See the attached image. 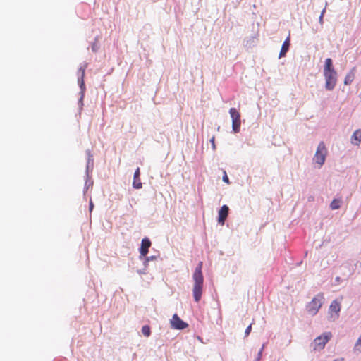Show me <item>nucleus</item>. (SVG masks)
Returning a JSON list of instances; mask_svg holds the SVG:
<instances>
[{
	"label": "nucleus",
	"instance_id": "1",
	"mask_svg": "<svg viewBox=\"0 0 361 361\" xmlns=\"http://www.w3.org/2000/svg\"><path fill=\"white\" fill-rule=\"evenodd\" d=\"M202 262H200L192 275L194 285L192 288V295L194 300L198 302L202 298L203 292L204 277L202 272Z\"/></svg>",
	"mask_w": 361,
	"mask_h": 361
},
{
	"label": "nucleus",
	"instance_id": "2",
	"mask_svg": "<svg viewBox=\"0 0 361 361\" xmlns=\"http://www.w3.org/2000/svg\"><path fill=\"white\" fill-rule=\"evenodd\" d=\"M324 300V294L318 293L307 305V310L310 314L315 315L321 308Z\"/></svg>",
	"mask_w": 361,
	"mask_h": 361
},
{
	"label": "nucleus",
	"instance_id": "3",
	"mask_svg": "<svg viewBox=\"0 0 361 361\" xmlns=\"http://www.w3.org/2000/svg\"><path fill=\"white\" fill-rule=\"evenodd\" d=\"M326 154V147L324 142H321L317 146V151L314 157V160L317 164H319V166H322L324 164Z\"/></svg>",
	"mask_w": 361,
	"mask_h": 361
},
{
	"label": "nucleus",
	"instance_id": "4",
	"mask_svg": "<svg viewBox=\"0 0 361 361\" xmlns=\"http://www.w3.org/2000/svg\"><path fill=\"white\" fill-rule=\"evenodd\" d=\"M332 334L331 332H326L317 337L313 342V348L314 350H321L324 349L326 343L330 340Z\"/></svg>",
	"mask_w": 361,
	"mask_h": 361
},
{
	"label": "nucleus",
	"instance_id": "5",
	"mask_svg": "<svg viewBox=\"0 0 361 361\" xmlns=\"http://www.w3.org/2000/svg\"><path fill=\"white\" fill-rule=\"evenodd\" d=\"M336 71H324V75L325 78V87L328 90H332L336 84L337 78H336Z\"/></svg>",
	"mask_w": 361,
	"mask_h": 361
},
{
	"label": "nucleus",
	"instance_id": "6",
	"mask_svg": "<svg viewBox=\"0 0 361 361\" xmlns=\"http://www.w3.org/2000/svg\"><path fill=\"white\" fill-rule=\"evenodd\" d=\"M229 113L232 118L233 130L234 133H238L241 125L240 114L235 108H231Z\"/></svg>",
	"mask_w": 361,
	"mask_h": 361
},
{
	"label": "nucleus",
	"instance_id": "7",
	"mask_svg": "<svg viewBox=\"0 0 361 361\" xmlns=\"http://www.w3.org/2000/svg\"><path fill=\"white\" fill-rule=\"evenodd\" d=\"M341 310V304L337 300H334L330 306H329V314L330 315V317L333 319V320H335L338 318L339 317V312Z\"/></svg>",
	"mask_w": 361,
	"mask_h": 361
},
{
	"label": "nucleus",
	"instance_id": "8",
	"mask_svg": "<svg viewBox=\"0 0 361 361\" xmlns=\"http://www.w3.org/2000/svg\"><path fill=\"white\" fill-rule=\"evenodd\" d=\"M171 325L173 329L180 330L184 329L188 326V324L183 322L176 314L173 315L171 320Z\"/></svg>",
	"mask_w": 361,
	"mask_h": 361
},
{
	"label": "nucleus",
	"instance_id": "9",
	"mask_svg": "<svg viewBox=\"0 0 361 361\" xmlns=\"http://www.w3.org/2000/svg\"><path fill=\"white\" fill-rule=\"evenodd\" d=\"M229 208L227 205H223L219 211L218 222L223 225L228 216Z\"/></svg>",
	"mask_w": 361,
	"mask_h": 361
},
{
	"label": "nucleus",
	"instance_id": "10",
	"mask_svg": "<svg viewBox=\"0 0 361 361\" xmlns=\"http://www.w3.org/2000/svg\"><path fill=\"white\" fill-rule=\"evenodd\" d=\"M151 246V242L148 238H144L141 243L140 253L141 257H145L148 252V250Z\"/></svg>",
	"mask_w": 361,
	"mask_h": 361
},
{
	"label": "nucleus",
	"instance_id": "11",
	"mask_svg": "<svg viewBox=\"0 0 361 361\" xmlns=\"http://www.w3.org/2000/svg\"><path fill=\"white\" fill-rule=\"evenodd\" d=\"M86 68H87V64H85L83 66H80L78 69V73L80 74V77L78 78V83L80 86L82 92H83L85 90L84 78H85Z\"/></svg>",
	"mask_w": 361,
	"mask_h": 361
},
{
	"label": "nucleus",
	"instance_id": "12",
	"mask_svg": "<svg viewBox=\"0 0 361 361\" xmlns=\"http://www.w3.org/2000/svg\"><path fill=\"white\" fill-rule=\"evenodd\" d=\"M290 47V35L286 39V40L283 42L280 53H279V58L283 57L286 56L287 51L289 49Z\"/></svg>",
	"mask_w": 361,
	"mask_h": 361
},
{
	"label": "nucleus",
	"instance_id": "13",
	"mask_svg": "<svg viewBox=\"0 0 361 361\" xmlns=\"http://www.w3.org/2000/svg\"><path fill=\"white\" fill-rule=\"evenodd\" d=\"M140 168H137L134 173V181L133 185L136 189H140L142 188V183L140 180Z\"/></svg>",
	"mask_w": 361,
	"mask_h": 361
},
{
	"label": "nucleus",
	"instance_id": "14",
	"mask_svg": "<svg viewBox=\"0 0 361 361\" xmlns=\"http://www.w3.org/2000/svg\"><path fill=\"white\" fill-rule=\"evenodd\" d=\"M351 142L354 145H359L361 142V129H358L354 132L351 137Z\"/></svg>",
	"mask_w": 361,
	"mask_h": 361
},
{
	"label": "nucleus",
	"instance_id": "15",
	"mask_svg": "<svg viewBox=\"0 0 361 361\" xmlns=\"http://www.w3.org/2000/svg\"><path fill=\"white\" fill-rule=\"evenodd\" d=\"M354 69L355 68H353L348 74L346 75L344 80L345 85H349L353 81L355 78Z\"/></svg>",
	"mask_w": 361,
	"mask_h": 361
},
{
	"label": "nucleus",
	"instance_id": "16",
	"mask_svg": "<svg viewBox=\"0 0 361 361\" xmlns=\"http://www.w3.org/2000/svg\"><path fill=\"white\" fill-rule=\"evenodd\" d=\"M335 71L333 68L332 60L330 58H328L325 60L324 72V71L328 72V71Z\"/></svg>",
	"mask_w": 361,
	"mask_h": 361
},
{
	"label": "nucleus",
	"instance_id": "17",
	"mask_svg": "<svg viewBox=\"0 0 361 361\" xmlns=\"http://www.w3.org/2000/svg\"><path fill=\"white\" fill-rule=\"evenodd\" d=\"M341 207V200L338 199H334L330 204V207L332 210L338 209Z\"/></svg>",
	"mask_w": 361,
	"mask_h": 361
},
{
	"label": "nucleus",
	"instance_id": "18",
	"mask_svg": "<svg viewBox=\"0 0 361 361\" xmlns=\"http://www.w3.org/2000/svg\"><path fill=\"white\" fill-rule=\"evenodd\" d=\"M142 333L145 337H149L151 334V329L148 325H145L142 328Z\"/></svg>",
	"mask_w": 361,
	"mask_h": 361
},
{
	"label": "nucleus",
	"instance_id": "19",
	"mask_svg": "<svg viewBox=\"0 0 361 361\" xmlns=\"http://www.w3.org/2000/svg\"><path fill=\"white\" fill-rule=\"evenodd\" d=\"M354 350L355 351L361 352V335L355 344Z\"/></svg>",
	"mask_w": 361,
	"mask_h": 361
},
{
	"label": "nucleus",
	"instance_id": "20",
	"mask_svg": "<svg viewBox=\"0 0 361 361\" xmlns=\"http://www.w3.org/2000/svg\"><path fill=\"white\" fill-rule=\"evenodd\" d=\"M251 330H252V324H250L245 329V336H247L251 332Z\"/></svg>",
	"mask_w": 361,
	"mask_h": 361
},
{
	"label": "nucleus",
	"instance_id": "21",
	"mask_svg": "<svg viewBox=\"0 0 361 361\" xmlns=\"http://www.w3.org/2000/svg\"><path fill=\"white\" fill-rule=\"evenodd\" d=\"M210 142L212 143L213 149H216V145H215V137H214V136H213L210 139Z\"/></svg>",
	"mask_w": 361,
	"mask_h": 361
},
{
	"label": "nucleus",
	"instance_id": "22",
	"mask_svg": "<svg viewBox=\"0 0 361 361\" xmlns=\"http://www.w3.org/2000/svg\"><path fill=\"white\" fill-rule=\"evenodd\" d=\"M223 180L224 182H226V183H229V179H228V178L227 176V174H226V171H224V176H223Z\"/></svg>",
	"mask_w": 361,
	"mask_h": 361
},
{
	"label": "nucleus",
	"instance_id": "23",
	"mask_svg": "<svg viewBox=\"0 0 361 361\" xmlns=\"http://www.w3.org/2000/svg\"><path fill=\"white\" fill-rule=\"evenodd\" d=\"M94 207V204L92 200L90 202V211L92 212Z\"/></svg>",
	"mask_w": 361,
	"mask_h": 361
},
{
	"label": "nucleus",
	"instance_id": "24",
	"mask_svg": "<svg viewBox=\"0 0 361 361\" xmlns=\"http://www.w3.org/2000/svg\"><path fill=\"white\" fill-rule=\"evenodd\" d=\"M155 258H156V257H154V256L148 257L146 258V261L149 262V260H153Z\"/></svg>",
	"mask_w": 361,
	"mask_h": 361
},
{
	"label": "nucleus",
	"instance_id": "25",
	"mask_svg": "<svg viewBox=\"0 0 361 361\" xmlns=\"http://www.w3.org/2000/svg\"><path fill=\"white\" fill-rule=\"evenodd\" d=\"M324 12H325V9H323V11H322V13H321V15H320V16H319V20H320V22H322V18H323V16H324Z\"/></svg>",
	"mask_w": 361,
	"mask_h": 361
},
{
	"label": "nucleus",
	"instance_id": "26",
	"mask_svg": "<svg viewBox=\"0 0 361 361\" xmlns=\"http://www.w3.org/2000/svg\"><path fill=\"white\" fill-rule=\"evenodd\" d=\"M334 361H343V358H341V359H337V360H334Z\"/></svg>",
	"mask_w": 361,
	"mask_h": 361
},
{
	"label": "nucleus",
	"instance_id": "27",
	"mask_svg": "<svg viewBox=\"0 0 361 361\" xmlns=\"http://www.w3.org/2000/svg\"><path fill=\"white\" fill-rule=\"evenodd\" d=\"M360 99H361V92H360Z\"/></svg>",
	"mask_w": 361,
	"mask_h": 361
}]
</instances>
